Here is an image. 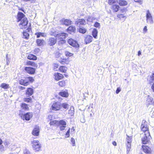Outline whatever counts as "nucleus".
I'll return each instance as SVG.
<instances>
[{"mask_svg": "<svg viewBox=\"0 0 154 154\" xmlns=\"http://www.w3.org/2000/svg\"><path fill=\"white\" fill-rule=\"evenodd\" d=\"M17 20L18 22L21 21L19 26L21 29L25 28V26L28 23L27 19L25 17L24 14L21 12H19L17 15Z\"/></svg>", "mask_w": 154, "mask_h": 154, "instance_id": "1", "label": "nucleus"}, {"mask_svg": "<svg viewBox=\"0 0 154 154\" xmlns=\"http://www.w3.org/2000/svg\"><path fill=\"white\" fill-rule=\"evenodd\" d=\"M34 81L32 77H28L21 79L19 81L20 84L24 86H27L30 84V82H32Z\"/></svg>", "mask_w": 154, "mask_h": 154, "instance_id": "2", "label": "nucleus"}, {"mask_svg": "<svg viewBox=\"0 0 154 154\" xmlns=\"http://www.w3.org/2000/svg\"><path fill=\"white\" fill-rule=\"evenodd\" d=\"M141 130L144 132V135H150L148 130L147 122L145 120H143L141 125Z\"/></svg>", "mask_w": 154, "mask_h": 154, "instance_id": "3", "label": "nucleus"}, {"mask_svg": "<svg viewBox=\"0 0 154 154\" xmlns=\"http://www.w3.org/2000/svg\"><path fill=\"white\" fill-rule=\"evenodd\" d=\"M32 143L34 150L37 151H38L40 150L41 144L39 141L36 140H33L32 142Z\"/></svg>", "mask_w": 154, "mask_h": 154, "instance_id": "4", "label": "nucleus"}, {"mask_svg": "<svg viewBox=\"0 0 154 154\" xmlns=\"http://www.w3.org/2000/svg\"><path fill=\"white\" fill-rule=\"evenodd\" d=\"M68 35L66 33H62L58 34L56 38L57 39L63 42H65L64 39Z\"/></svg>", "mask_w": 154, "mask_h": 154, "instance_id": "5", "label": "nucleus"}, {"mask_svg": "<svg viewBox=\"0 0 154 154\" xmlns=\"http://www.w3.org/2000/svg\"><path fill=\"white\" fill-rule=\"evenodd\" d=\"M61 108V105L59 102H55L52 106V109L55 111L59 110Z\"/></svg>", "mask_w": 154, "mask_h": 154, "instance_id": "6", "label": "nucleus"}, {"mask_svg": "<svg viewBox=\"0 0 154 154\" xmlns=\"http://www.w3.org/2000/svg\"><path fill=\"white\" fill-rule=\"evenodd\" d=\"M32 113L29 112L24 114L23 116H21V118L23 120L25 119L26 121H28L32 118Z\"/></svg>", "mask_w": 154, "mask_h": 154, "instance_id": "7", "label": "nucleus"}, {"mask_svg": "<svg viewBox=\"0 0 154 154\" xmlns=\"http://www.w3.org/2000/svg\"><path fill=\"white\" fill-rule=\"evenodd\" d=\"M24 69L27 73L31 75L34 74L35 71V68L30 67H26Z\"/></svg>", "mask_w": 154, "mask_h": 154, "instance_id": "8", "label": "nucleus"}, {"mask_svg": "<svg viewBox=\"0 0 154 154\" xmlns=\"http://www.w3.org/2000/svg\"><path fill=\"white\" fill-rule=\"evenodd\" d=\"M68 43L70 45L74 47H78L79 45L78 42L75 40L70 38L68 40Z\"/></svg>", "mask_w": 154, "mask_h": 154, "instance_id": "9", "label": "nucleus"}, {"mask_svg": "<svg viewBox=\"0 0 154 154\" xmlns=\"http://www.w3.org/2000/svg\"><path fill=\"white\" fill-rule=\"evenodd\" d=\"M56 38L51 37L49 38L48 41V44L50 46L54 45L56 43Z\"/></svg>", "mask_w": 154, "mask_h": 154, "instance_id": "10", "label": "nucleus"}, {"mask_svg": "<svg viewBox=\"0 0 154 154\" xmlns=\"http://www.w3.org/2000/svg\"><path fill=\"white\" fill-rule=\"evenodd\" d=\"M86 23L85 20L83 19H79L75 22V24L78 26L80 25H85Z\"/></svg>", "mask_w": 154, "mask_h": 154, "instance_id": "11", "label": "nucleus"}, {"mask_svg": "<svg viewBox=\"0 0 154 154\" xmlns=\"http://www.w3.org/2000/svg\"><path fill=\"white\" fill-rule=\"evenodd\" d=\"M142 149L143 151L146 153H151V149L148 146L143 145L142 146Z\"/></svg>", "mask_w": 154, "mask_h": 154, "instance_id": "12", "label": "nucleus"}, {"mask_svg": "<svg viewBox=\"0 0 154 154\" xmlns=\"http://www.w3.org/2000/svg\"><path fill=\"white\" fill-rule=\"evenodd\" d=\"M40 131V128L38 126H35L32 132V135H38Z\"/></svg>", "mask_w": 154, "mask_h": 154, "instance_id": "13", "label": "nucleus"}, {"mask_svg": "<svg viewBox=\"0 0 154 154\" xmlns=\"http://www.w3.org/2000/svg\"><path fill=\"white\" fill-rule=\"evenodd\" d=\"M54 78L56 80L58 81L63 78V75L60 73H55L54 75Z\"/></svg>", "mask_w": 154, "mask_h": 154, "instance_id": "14", "label": "nucleus"}, {"mask_svg": "<svg viewBox=\"0 0 154 154\" xmlns=\"http://www.w3.org/2000/svg\"><path fill=\"white\" fill-rule=\"evenodd\" d=\"M34 92L33 90L31 88H28L26 91V94L28 97L31 96Z\"/></svg>", "mask_w": 154, "mask_h": 154, "instance_id": "15", "label": "nucleus"}, {"mask_svg": "<svg viewBox=\"0 0 154 154\" xmlns=\"http://www.w3.org/2000/svg\"><path fill=\"white\" fill-rule=\"evenodd\" d=\"M92 39L93 37L92 36L89 35H86L85 39V42L86 44H87L88 43L91 42L92 41Z\"/></svg>", "mask_w": 154, "mask_h": 154, "instance_id": "16", "label": "nucleus"}, {"mask_svg": "<svg viewBox=\"0 0 154 154\" xmlns=\"http://www.w3.org/2000/svg\"><path fill=\"white\" fill-rule=\"evenodd\" d=\"M96 18L92 16H88L87 17L88 23H91L96 19Z\"/></svg>", "mask_w": 154, "mask_h": 154, "instance_id": "17", "label": "nucleus"}, {"mask_svg": "<svg viewBox=\"0 0 154 154\" xmlns=\"http://www.w3.org/2000/svg\"><path fill=\"white\" fill-rule=\"evenodd\" d=\"M20 106L22 109L25 111H27L29 109V108L28 105L24 103H22L20 105Z\"/></svg>", "mask_w": 154, "mask_h": 154, "instance_id": "18", "label": "nucleus"}, {"mask_svg": "<svg viewBox=\"0 0 154 154\" xmlns=\"http://www.w3.org/2000/svg\"><path fill=\"white\" fill-rule=\"evenodd\" d=\"M59 94L61 96L63 97H67L69 95L67 91H62L60 92Z\"/></svg>", "mask_w": 154, "mask_h": 154, "instance_id": "19", "label": "nucleus"}, {"mask_svg": "<svg viewBox=\"0 0 154 154\" xmlns=\"http://www.w3.org/2000/svg\"><path fill=\"white\" fill-rule=\"evenodd\" d=\"M36 42L38 46L43 45L45 43V41L43 39H37Z\"/></svg>", "mask_w": 154, "mask_h": 154, "instance_id": "20", "label": "nucleus"}, {"mask_svg": "<svg viewBox=\"0 0 154 154\" xmlns=\"http://www.w3.org/2000/svg\"><path fill=\"white\" fill-rule=\"evenodd\" d=\"M62 23L66 26H68L71 23V21L69 20L63 19L62 20Z\"/></svg>", "mask_w": 154, "mask_h": 154, "instance_id": "21", "label": "nucleus"}, {"mask_svg": "<svg viewBox=\"0 0 154 154\" xmlns=\"http://www.w3.org/2000/svg\"><path fill=\"white\" fill-rule=\"evenodd\" d=\"M58 32H57L53 28L51 29L50 31V34L51 35H53L56 37L58 34Z\"/></svg>", "mask_w": 154, "mask_h": 154, "instance_id": "22", "label": "nucleus"}, {"mask_svg": "<svg viewBox=\"0 0 154 154\" xmlns=\"http://www.w3.org/2000/svg\"><path fill=\"white\" fill-rule=\"evenodd\" d=\"M98 32L97 30L96 29L94 28L93 29L92 32V35L93 37L95 38H97Z\"/></svg>", "mask_w": 154, "mask_h": 154, "instance_id": "23", "label": "nucleus"}, {"mask_svg": "<svg viewBox=\"0 0 154 154\" xmlns=\"http://www.w3.org/2000/svg\"><path fill=\"white\" fill-rule=\"evenodd\" d=\"M75 30V26H70L69 27L67 30L68 32L70 33L72 32H74Z\"/></svg>", "mask_w": 154, "mask_h": 154, "instance_id": "24", "label": "nucleus"}, {"mask_svg": "<svg viewBox=\"0 0 154 154\" xmlns=\"http://www.w3.org/2000/svg\"><path fill=\"white\" fill-rule=\"evenodd\" d=\"M35 35H36L37 37L38 38H39L41 36L43 37H45L46 36V33L41 32L36 33Z\"/></svg>", "mask_w": 154, "mask_h": 154, "instance_id": "25", "label": "nucleus"}, {"mask_svg": "<svg viewBox=\"0 0 154 154\" xmlns=\"http://www.w3.org/2000/svg\"><path fill=\"white\" fill-rule=\"evenodd\" d=\"M27 58L29 60H35L37 59V57L35 56L32 54H30L28 55Z\"/></svg>", "mask_w": 154, "mask_h": 154, "instance_id": "26", "label": "nucleus"}, {"mask_svg": "<svg viewBox=\"0 0 154 154\" xmlns=\"http://www.w3.org/2000/svg\"><path fill=\"white\" fill-rule=\"evenodd\" d=\"M55 56L57 58H59L62 55V52L61 50H59L55 53Z\"/></svg>", "mask_w": 154, "mask_h": 154, "instance_id": "27", "label": "nucleus"}, {"mask_svg": "<svg viewBox=\"0 0 154 154\" xmlns=\"http://www.w3.org/2000/svg\"><path fill=\"white\" fill-rule=\"evenodd\" d=\"M119 8V5H113L112 7V9L115 12H117L118 11Z\"/></svg>", "mask_w": 154, "mask_h": 154, "instance_id": "28", "label": "nucleus"}, {"mask_svg": "<svg viewBox=\"0 0 154 154\" xmlns=\"http://www.w3.org/2000/svg\"><path fill=\"white\" fill-rule=\"evenodd\" d=\"M50 124L51 125H58L59 124L58 121L56 120L51 121L50 122Z\"/></svg>", "mask_w": 154, "mask_h": 154, "instance_id": "29", "label": "nucleus"}, {"mask_svg": "<svg viewBox=\"0 0 154 154\" xmlns=\"http://www.w3.org/2000/svg\"><path fill=\"white\" fill-rule=\"evenodd\" d=\"M142 141L143 144H146L148 142L149 140L146 135L142 138Z\"/></svg>", "mask_w": 154, "mask_h": 154, "instance_id": "30", "label": "nucleus"}, {"mask_svg": "<svg viewBox=\"0 0 154 154\" xmlns=\"http://www.w3.org/2000/svg\"><path fill=\"white\" fill-rule=\"evenodd\" d=\"M131 142H128L126 143V146L127 147V152L128 153L131 149Z\"/></svg>", "mask_w": 154, "mask_h": 154, "instance_id": "31", "label": "nucleus"}, {"mask_svg": "<svg viewBox=\"0 0 154 154\" xmlns=\"http://www.w3.org/2000/svg\"><path fill=\"white\" fill-rule=\"evenodd\" d=\"M152 98L149 96L147 98L146 103L148 104H151L152 103Z\"/></svg>", "mask_w": 154, "mask_h": 154, "instance_id": "32", "label": "nucleus"}, {"mask_svg": "<svg viewBox=\"0 0 154 154\" xmlns=\"http://www.w3.org/2000/svg\"><path fill=\"white\" fill-rule=\"evenodd\" d=\"M120 5L121 6L125 5H127V2L124 0H119L118 2Z\"/></svg>", "mask_w": 154, "mask_h": 154, "instance_id": "33", "label": "nucleus"}, {"mask_svg": "<svg viewBox=\"0 0 154 154\" xmlns=\"http://www.w3.org/2000/svg\"><path fill=\"white\" fill-rule=\"evenodd\" d=\"M74 112V107L71 106L70 107V109L69 110V113L71 116H72L73 115Z\"/></svg>", "mask_w": 154, "mask_h": 154, "instance_id": "34", "label": "nucleus"}, {"mask_svg": "<svg viewBox=\"0 0 154 154\" xmlns=\"http://www.w3.org/2000/svg\"><path fill=\"white\" fill-rule=\"evenodd\" d=\"M59 124L58 125L59 126H66V123L65 121L63 120H61L59 121H58Z\"/></svg>", "mask_w": 154, "mask_h": 154, "instance_id": "35", "label": "nucleus"}, {"mask_svg": "<svg viewBox=\"0 0 154 154\" xmlns=\"http://www.w3.org/2000/svg\"><path fill=\"white\" fill-rule=\"evenodd\" d=\"M23 38L28 39L29 37V34L26 31L23 32Z\"/></svg>", "mask_w": 154, "mask_h": 154, "instance_id": "36", "label": "nucleus"}, {"mask_svg": "<svg viewBox=\"0 0 154 154\" xmlns=\"http://www.w3.org/2000/svg\"><path fill=\"white\" fill-rule=\"evenodd\" d=\"M59 69L61 72H65L67 70V68L64 66H62L60 67Z\"/></svg>", "mask_w": 154, "mask_h": 154, "instance_id": "37", "label": "nucleus"}, {"mask_svg": "<svg viewBox=\"0 0 154 154\" xmlns=\"http://www.w3.org/2000/svg\"><path fill=\"white\" fill-rule=\"evenodd\" d=\"M61 105V107H62L63 108L66 109H68L69 107V104L66 103H63Z\"/></svg>", "mask_w": 154, "mask_h": 154, "instance_id": "38", "label": "nucleus"}, {"mask_svg": "<svg viewBox=\"0 0 154 154\" xmlns=\"http://www.w3.org/2000/svg\"><path fill=\"white\" fill-rule=\"evenodd\" d=\"M9 85L5 83H2L1 85V87L5 89H7L9 88Z\"/></svg>", "mask_w": 154, "mask_h": 154, "instance_id": "39", "label": "nucleus"}, {"mask_svg": "<svg viewBox=\"0 0 154 154\" xmlns=\"http://www.w3.org/2000/svg\"><path fill=\"white\" fill-rule=\"evenodd\" d=\"M150 77L151 79L149 80V83L150 84L152 83L154 81V73H152V75H150Z\"/></svg>", "mask_w": 154, "mask_h": 154, "instance_id": "40", "label": "nucleus"}, {"mask_svg": "<svg viewBox=\"0 0 154 154\" xmlns=\"http://www.w3.org/2000/svg\"><path fill=\"white\" fill-rule=\"evenodd\" d=\"M80 32L84 34L86 32V29L84 27L80 28L79 29Z\"/></svg>", "mask_w": 154, "mask_h": 154, "instance_id": "41", "label": "nucleus"}, {"mask_svg": "<svg viewBox=\"0 0 154 154\" xmlns=\"http://www.w3.org/2000/svg\"><path fill=\"white\" fill-rule=\"evenodd\" d=\"M58 84L60 86L62 87L65 86L66 85L65 82L64 81H59L58 82Z\"/></svg>", "mask_w": 154, "mask_h": 154, "instance_id": "42", "label": "nucleus"}, {"mask_svg": "<svg viewBox=\"0 0 154 154\" xmlns=\"http://www.w3.org/2000/svg\"><path fill=\"white\" fill-rule=\"evenodd\" d=\"M146 22L147 23H149L150 24H152L153 23V20L152 17L148 18H146Z\"/></svg>", "mask_w": 154, "mask_h": 154, "instance_id": "43", "label": "nucleus"}, {"mask_svg": "<svg viewBox=\"0 0 154 154\" xmlns=\"http://www.w3.org/2000/svg\"><path fill=\"white\" fill-rule=\"evenodd\" d=\"M94 26L95 27L98 28L99 29H100V23L97 22H95L94 23Z\"/></svg>", "mask_w": 154, "mask_h": 154, "instance_id": "44", "label": "nucleus"}, {"mask_svg": "<svg viewBox=\"0 0 154 154\" xmlns=\"http://www.w3.org/2000/svg\"><path fill=\"white\" fill-rule=\"evenodd\" d=\"M151 14L149 10H147L146 11V18L152 17Z\"/></svg>", "mask_w": 154, "mask_h": 154, "instance_id": "45", "label": "nucleus"}, {"mask_svg": "<svg viewBox=\"0 0 154 154\" xmlns=\"http://www.w3.org/2000/svg\"><path fill=\"white\" fill-rule=\"evenodd\" d=\"M117 2V0H108V3L109 5H112L115 4Z\"/></svg>", "mask_w": 154, "mask_h": 154, "instance_id": "46", "label": "nucleus"}, {"mask_svg": "<svg viewBox=\"0 0 154 154\" xmlns=\"http://www.w3.org/2000/svg\"><path fill=\"white\" fill-rule=\"evenodd\" d=\"M26 64L27 65L34 66H35V63H34V62L28 61L26 62Z\"/></svg>", "mask_w": 154, "mask_h": 154, "instance_id": "47", "label": "nucleus"}, {"mask_svg": "<svg viewBox=\"0 0 154 154\" xmlns=\"http://www.w3.org/2000/svg\"><path fill=\"white\" fill-rule=\"evenodd\" d=\"M132 136H129L128 135H127V137L126 138V140L127 142H131L132 141Z\"/></svg>", "mask_w": 154, "mask_h": 154, "instance_id": "48", "label": "nucleus"}, {"mask_svg": "<svg viewBox=\"0 0 154 154\" xmlns=\"http://www.w3.org/2000/svg\"><path fill=\"white\" fill-rule=\"evenodd\" d=\"M71 142L73 146H75V140L74 138H72L71 139Z\"/></svg>", "mask_w": 154, "mask_h": 154, "instance_id": "49", "label": "nucleus"}, {"mask_svg": "<svg viewBox=\"0 0 154 154\" xmlns=\"http://www.w3.org/2000/svg\"><path fill=\"white\" fill-rule=\"evenodd\" d=\"M65 54L66 56L67 57L71 56L72 55H73L72 53H70L69 52L67 51L65 52Z\"/></svg>", "mask_w": 154, "mask_h": 154, "instance_id": "50", "label": "nucleus"}, {"mask_svg": "<svg viewBox=\"0 0 154 154\" xmlns=\"http://www.w3.org/2000/svg\"><path fill=\"white\" fill-rule=\"evenodd\" d=\"M31 100L32 99L30 98H25L24 99V101L27 103H29L31 101Z\"/></svg>", "mask_w": 154, "mask_h": 154, "instance_id": "51", "label": "nucleus"}, {"mask_svg": "<svg viewBox=\"0 0 154 154\" xmlns=\"http://www.w3.org/2000/svg\"><path fill=\"white\" fill-rule=\"evenodd\" d=\"M24 154H31L30 152L28 149H25L24 151Z\"/></svg>", "mask_w": 154, "mask_h": 154, "instance_id": "52", "label": "nucleus"}, {"mask_svg": "<svg viewBox=\"0 0 154 154\" xmlns=\"http://www.w3.org/2000/svg\"><path fill=\"white\" fill-rule=\"evenodd\" d=\"M125 17V16H124V15L122 14H118L117 15V17L118 18H124Z\"/></svg>", "mask_w": 154, "mask_h": 154, "instance_id": "53", "label": "nucleus"}, {"mask_svg": "<svg viewBox=\"0 0 154 154\" xmlns=\"http://www.w3.org/2000/svg\"><path fill=\"white\" fill-rule=\"evenodd\" d=\"M75 129L74 127H72L71 130L70 134H74L75 132Z\"/></svg>", "mask_w": 154, "mask_h": 154, "instance_id": "54", "label": "nucleus"}, {"mask_svg": "<svg viewBox=\"0 0 154 154\" xmlns=\"http://www.w3.org/2000/svg\"><path fill=\"white\" fill-rule=\"evenodd\" d=\"M4 151V147L3 146L0 145V151L3 152Z\"/></svg>", "mask_w": 154, "mask_h": 154, "instance_id": "55", "label": "nucleus"}, {"mask_svg": "<svg viewBox=\"0 0 154 154\" xmlns=\"http://www.w3.org/2000/svg\"><path fill=\"white\" fill-rule=\"evenodd\" d=\"M60 129L61 130H63L65 129L66 126H59Z\"/></svg>", "mask_w": 154, "mask_h": 154, "instance_id": "56", "label": "nucleus"}, {"mask_svg": "<svg viewBox=\"0 0 154 154\" xmlns=\"http://www.w3.org/2000/svg\"><path fill=\"white\" fill-rule=\"evenodd\" d=\"M147 30V27H146V26H145L144 27L143 29V33H145L146 32Z\"/></svg>", "mask_w": 154, "mask_h": 154, "instance_id": "57", "label": "nucleus"}, {"mask_svg": "<svg viewBox=\"0 0 154 154\" xmlns=\"http://www.w3.org/2000/svg\"><path fill=\"white\" fill-rule=\"evenodd\" d=\"M126 11L127 9L125 8H123L121 10V12L122 13L125 12Z\"/></svg>", "mask_w": 154, "mask_h": 154, "instance_id": "58", "label": "nucleus"}, {"mask_svg": "<svg viewBox=\"0 0 154 154\" xmlns=\"http://www.w3.org/2000/svg\"><path fill=\"white\" fill-rule=\"evenodd\" d=\"M121 90L119 88H117L116 91V93L117 94H118L120 91Z\"/></svg>", "mask_w": 154, "mask_h": 154, "instance_id": "59", "label": "nucleus"}, {"mask_svg": "<svg viewBox=\"0 0 154 154\" xmlns=\"http://www.w3.org/2000/svg\"><path fill=\"white\" fill-rule=\"evenodd\" d=\"M81 122L82 123H84L85 122V120L84 117L81 119Z\"/></svg>", "mask_w": 154, "mask_h": 154, "instance_id": "60", "label": "nucleus"}, {"mask_svg": "<svg viewBox=\"0 0 154 154\" xmlns=\"http://www.w3.org/2000/svg\"><path fill=\"white\" fill-rule=\"evenodd\" d=\"M151 88L152 90L154 92V82L153 83V84L151 85Z\"/></svg>", "mask_w": 154, "mask_h": 154, "instance_id": "61", "label": "nucleus"}, {"mask_svg": "<svg viewBox=\"0 0 154 154\" xmlns=\"http://www.w3.org/2000/svg\"><path fill=\"white\" fill-rule=\"evenodd\" d=\"M70 129H69L67 131L66 135H69V134Z\"/></svg>", "mask_w": 154, "mask_h": 154, "instance_id": "62", "label": "nucleus"}, {"mask_svg": "<svg viewBox=\"0 0 154 154\" xmlns=\"http://www.w3.org/2000/svg\"><path fill=\"white\" fill-rule=\"evenodd\" d=\"M112 144L113 145L116 146V143L115 141H113L112 142Z\"/></svg>", "mask_w": 154, "mask_h": 154, "instance_id": "63", "label": "nucleus"}, {"mask_svg": "<svg viewBox=\"0 0 154 154\" xmlns=\"http://www.w3.org/2000/svg\"><path fill=\"white\" fill-rule=\"evenodd\" d=\"M141 54V51H138V56H140Z\"/></svg>", "mask_w": 154, "mask_h": 154, "instance_id": "64", "label": "nucleus"}]
</instances>
